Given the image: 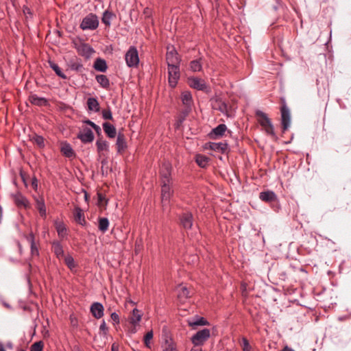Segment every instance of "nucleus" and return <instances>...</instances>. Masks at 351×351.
<instances>
[{"instance_id": "f257e3e1", "label": "nucleus", "mask_w": 351, "mask_h": 351, "mask_svg": "<svg viewBox=\"0 0 351 351\" xmlns=\"http://www.w3.org/2000/svg\"><path fill=\"white\" fill-rule=\"evenodd\" d=\"M256 117L257 118L258 122L263 127L265 132L271 136H275V132L274 130V126L271 122V120L268 118L267 114L261 111L257 110L256 112Z\"/></svg>"}, {"instance_id": "f03ea898", "label": "nucleus", "mask_w": 351, "mask_h": 351, "mask_svg": "<svg viewBox=\"0 0 351 351\" xmlns=\"http://www.w3.org/2000/svg\"><path fill=\"white\" fill-rule=\"evenodd\" d=\"M99 25L98 17L93 14H89L85 18L83 19L80 27L83 30L86 29H95Z\"/></svg>"}, {"instance_id": "7ed1b4c3", "label": "nucleus", "mask_w": 351, "mask_h": 351, "mask_svg": "<svg viewBox=\"0 0 351 351\" xmlns=\"http://www.w3.org/2000/svg\"><path fill=\"white\" fill-rule=\"evenodd\" d=\"M126 64L130 67H135L139 62L137 49L134 47H130L125 56Z\"/></svg>"}, {"instance_id": "20e7f679", "label": "nucleus", "mask_w": 351, "mask_h": 351, "mask_svg": "<svg viewBox=\"0 0 351 351\" xmlns=\"http://www.w3.org/2000/svg\"><path fill=\"white\" fill-rule=\"evenodd\" d=\"M180 77V66H168V82L171 88L176 86Z\"/></svg>"}, {"instance_id": "39448f33", "label": "nucleus", "mask_w": 351, "mask_h": 351, "mask_svg": "<svg viewBox=\"0 0 351 351\" xmlns=\"http://www.w3.org/2000/svg\"><path fill=\"white\" fill-rule=\"evenodd\" d=\"M210 336V330L207 328H204L194 335L191 338V341L195 346H201L208 339Z\"/></svg>"}, {"instance_id": "423d86ee", "label": "nucleus", "mask_w": 351, "mask_h": 351, "mask_svg": "<svg viewBox=\"0 0 351 351\" xmlns=\"http://www.w3.org/2000/svg\"><path fill=\"white\" fill-rule=\"evenodd\" d=\"M166 60L167 66H180V57L173 47L167 48Z\"/></svg>"}, {"instance_id": "0eeeda50", "label": "nucleus", "mask_w": 351, "mask_h": 351, "mask_svg": "<svg viewBox=\"0 0 351 351\" xmlns=\"http://www.w3.org/2000/svg\"><path fill=\"white\" fill-rule=\"evenodd\" d=\"M281 119L283 130H287L291 124V114L288 107L284 104L280 109Z\"/></svg>"}, {"instance_id": "6e6552de", "label": "nucleus", "mask_w": 351, "mask_h": 351, "mask_svg": "<svg viewBox=\"0 0 351 351\" xmlns=\"http://www.w3.org/2000/svg\"><path fill=\"white\" fill-rule=\"evenodd\" d=\"M172 193L171 182H162L161 197L163 206L169 202Z\"/></svg>"}, {"instance_id": "1a4fd4ad", "label": "nucleus", "mask_w": 351, "mask_h": 351, "mask_svg": "<svg viewBox=\"0 0 351 351\" xmlns=\"http://www.w3.org/2000/svg\"><path fill=\"white\" fill-rule=\"evenodd\" d=\"M188 84L190 87L199 90H204L206 88V84L204 80L198 77H189Z\"/></svg>"}, {"instance_id": "9d476101", "label": "nucleus", "mask_w": 351, "mask_h": 351, "mask_svg": "<svg viewBox=\"0 0 351 351\" xmlns=\"http://www.w3.org/2000/svg\"><path fill=\"white\" fill-rule=\"evenodd\" d=\"M77 137L84 143H91L94 140V134L88 128H83L78 134Z\"/></svg>"}, {"instance_id": "9b49d317", "label": "nucleus", "mask_w": 351, "mask_h": 351, "mask_svg": "<svg viewBox=\"0 0 351 351\" xmlns=\"http://www.w3.org/2000/svg\"><path fill=\"white\" fill-rule=\"evenodd\" d=\"M180 224L185 229L191 228L193 223V217L191 213L186 212L180 216Z\"/></svg>"}, {"instance_id": "f8f14e48", "label": "nucleus", "mask_w": 351, "mask_h": 351, "mask_svg": "<svg viewBox=\"0 0 351 351\" xmlns=\"http://www.w3.org/2000/svg\"><path fill=\"white\" fill-rule=\"evenodd\" d=\"M171 165L169 163L162 165L160 169V176L162 182H171Z\"/></svg>"}, {"instance_id": "ddd939ff", "label": "nucleus", "mask_w": 351, "mask_h": 351, "mask_svg": "<svg viewBox=\"0 0 351 351\" xmlns=\"http://www.w3.org/2000/svg\"><path fill=\"white\" fill-rule=\"evenodd\" d=\"M104 308L99 302H94L90 306V312L96 319H99L104 315Z\"/></svg>"}, {"instance_id": "4468645a", "label": "nucleus", "mask_w": 351, "mask_h": 351, "mask_svg": "<svg viewBox=\"0 0 351 351\" xmlns=\"http://www.w3.org/2000/svg\"><path fill=\"white\" fill-rule=\"evenodd\" d=\"M259 198L265 202L272 203L276 201L277 197L276 194L271 191H265L260 193Z\"/></svg>"}, {"instance_id": "2eb2a0df", "label": "nucleus", "mask_w": 351, "mask_h": 351, "mask_svg": "<svg viewBox=\"0 0 351 351\" xmlns=\"http://www.w3.org/2000/svg\"><path fill=\"white\" fill-rule=\"evenodd\" d=\"M116 145L119 153L123 152L126 149V138L123 133L119 132L118 134Z\"/></svg>"}, {"instance_id": "dca6fc26", "label": "nucleus", "mask_w": 351, "mask_h": 351, "mask_svg": "<svg viewBox=\"0 0 351 351\" xmlns=\"http://www.w3.org/2000/svg\"><path fill=\"white\" fill-rule=\"evenodd\" d=\"M181 99L183 105L185 106V109L191 110L193 105V98L190 92L184 91L182 93Z\"/></svg>"}, {"instance_id": "f3484780", "label": "nucleus", "mask_w": 351, "mask_h": 351, "mask_svg": "<svg viewBox=\"0 0 351 351\" xmlns=\"http://www.w3.org/2000/svg\"><path fill=\"white\" fill-rule=\"evenodd\" d=\"M52 250L58 259H62L65 256L62 246L58 241L53 243Z\"/></svg>"}, {"instance_id": "a211bd4d", "label": "nucleus", "mask_w": 351, "mask_h": 351, "mask_svg": "<svg viewBox=\"0 0 351 351\" xmlns=\"http://www.w3.org/2000/svg\"><path fill=\"white\" fill-rule=\"evenodd\" d=\"M73 216L75 221L80 225H84L86 223L84 215L83 210L77 207L75 208L73 212Z\"/></svg>"}, {"instance_id": "6ab92c4d", "label": "nucleus", "mask_w": 351, "mask_h": 351, "mask_svg": "<svg viewBox=\"0 0 351 351\" xmlns=\"http://www.w3.org/2000/svg\"><path fill=\"white\" fill-rule=\"evenodd\" d=\"M191 291L186 287L180 285L178 287V296L182 300L191 297Z\"/></svg>"}, {"instance_id": "aec40b11", "label": "nucleus", "mask_w": 351, "mask_h": 351, "mask_svg": "<svg viewBox=\"0 0 351 351\" xmlns=\"http://www.w3.org/2000/svg\"><path fill=\"white\" fill-rule=\"evenodd\" d=\"M105 133L109 138H114L117 134L116 128L110 123L106 122L103 124Z\"/></svg>"}, {"instance_id": "412c9836", "label": "nucleus", "mask_w": 351, "mask_h": 351, "mask_svg": "<svg viewBox=\"0 0 351 351\" xmlns=\"http://www.w3.org/2000/svg\"><path fill=\"white\" fill-rule=\"evenodd\" d=\"M162 347V351H178L176 345L171 339L166 338Z\"/></svg>"}, {"instance_id": "4be33fe9", "label": "nucleus", "mask_w": 351, "mask_h": 351, "mask_svg": "<svg viewBox=\"0 0 351 351\" xmlns=\"http://www.w3.org/2000/svg\"><path fill=\"white\" fill-rule=\"evenodd\" d=\"M115 17H116V15L112 12L107 10L103 14V16L101 18V21L106 26H110L111 20H112Z\"/></svg>"}, {"instance_id": "5701e85b", "label": "nucleus", "mask_w": 351, "mask_h": 351, "mask_svg": "<svg viewBox=\"0 0 351 351\" xmlns=\"http://www.w3.org/2000/svg\"><path fill=\"white\" fill-rule=\"evenodd\" d=\"M210 148L214 151L225 153L228 150V144L226 143H212Z\"/></svg>"}, {"instance_id": "b1692460", "label": "nucleus", "mask_w": 351, "mask_h": 351, "mask_svg": "<svg viewBox=\"0 0 351 351\" xmlns=\"http://www.w3.org/2000/svg\"><path fill=\"white\" fill-rule=\"evenodd\" d=\"M129 319L130 322L135 327L141 319V314L140 311L138 309L134 308Z\"/></svg>"}, {"instance_id": "393cba45", "label": "nucleus", "mask_w": 351, "mask_h": 351, "mask_svg": "<svg viewBox=\"0 0 351 351\" xmlns=\"http://www.w3.org/2000/svg\"><path fill=\"white\" fill-rule=\"evenodd\" d=\"M94 69L100 72H105L107 69V64L104 60L101 58H97L95 61Z\"/></svg>"}, {"instance_id": "a878e982", "label": "nucleus", "mask_w": 351, "mask_h": 351, "mask_svg": "<svg viewBox=\"0 0 351 351\" xmlns=\"http://www.w3.org/2000/svg\"><path fill=\"white\" fill-rule=\"evenodd\" d=\"M87 106L89 110L99 112V104L96 98H88L87 100Z\"/></svg>"}, {"instance_id": "bb28decb", "label": "nucleus", "mask_w": 351, "mask_h": 351, "mask_svg": "<svg viewBox=\"0 0 351 351\" xmlns=\"http://www.w3.org/2000/svg\"><path fill=\"white\" fill-rule=\"evenodd\" d=\"M61 152L62 153L63 155H64L66 157H68V158H71V157L74 156V155H75L73 149L71 148L70 145L68 143H62V144Z\"/></svg>"}, {"instance_id": "cd10ccee", "label": "nucleus", "mask_w": 351, "mask_h": 351, "mask_svg": "<svg viewBox=\"0 0 351 351\" xmlns=\"http://www.w3.org/2000/svg\"><path fill=\"white\" fill-rule=\"evenodd\" d=\"M227 130L225 124H220L213 130L212 134L215 135V138L222 136Z\"/></svg>"}, {"instance_id": "c85d7f7f", "label": "nucleus", "mask_w": 351, "mask_h": 351, "mask_svg": "<svg viewBox=\"0 0 351 351\" xmlns=\"http://www.w3.org/2000/svg\"><path fill=\"white\" fill-rule=\"evenodd\" d=\"M36 208L38 210L40 215L42 217H45L46 216V208L45 205V202L43 198L36 199Z\"/></svg>"}, {"instance_id": "c756f323", "label": "nucleus", "mask_w": 351, "mask_h": 351, "mask_svg": "<svg viewBox=\"0 0 351 351\" xmlns=\"http://www.w3.org/2000/svg\"><path fill=\"white\" fill-rule=\"evenodd\" d=\"M28 240L30 242L31 245V254L32 256H38L39 254L38 249L36 246V244L34 241V237L32 234H30Z\"/></svg>"}, {"instance_id": "7c9ffc66", "label": "nucleus", "mask_w": 351, "mask_h": 351, "mask_svg": "<svg viewBox=\"0 0 351 351\" xmlns=\"http://www.w3.org/2000/svg\"><path fill=\"white\" fill-rule=\"evenodd\" d=\"M55 225L58 236L60 238H64L66 235V229L64 225L62 223L58 221H56Z\"/></svg>"}, {"instance_id": "2f4dec72", "label": "nucleus", "mask_w": 351, "mask_h": 351, "mask_svg": "<svg viewBox=\"0 0 351 351\" xmlns=\"http://www.w3.org/2000/svg\"><path fill=\"white\" fill-rule=\"evenodd\" d=\"M109 221L107 218L101 217L99 219V229L102 232H105L108 229Z\"/></svg>"}, {"instance_id": "473e14b6", "label": "nucleus", "mask_w": 351, "mask_h": 351, "mask_svg": "<svg viewBox=\"0 0 351 351\" xmlns=\"http://www.w3.org/2000/svg\"><path fill=\"white\" fill-rule=\"evenodd\" d=\"M96 145L97 148L98 152H101L104 151H107L108 149V143L107 141L99 138L96 142Z\"/></svg>"}, {"instance_id": "72a5a7b5", "label": "nucleus", "mask_w": 351, "mask_h": 351, "mask_svg": "<svg viewBox=\"0 0 351 351\" xmlns=\"http://www.w3.org/2000/svg\"><path fill=\"white\" fill-rule=\"evenodd\" d=\"M97 82L103 87L108 88L110 85L108 77L104 75H97L96 76Z\"/></svg>"}, {"instance_id": "f704fd0d", "label": "nucleus", "mask_w": 351, "mask_h": 351, "mask_svg": "<svg viewBox=\"0 0 351 351\" xmlns=\"http://www.w3.org/2000/svg\"><path fill=\"white\" fill-rule=\"evenodd\" d=\"M195 161L199 167H205L208 165L209 159L204 155L199 154L196 156Z\"/></svg>"}, {"instance_id": "c9c22d12", "label": "nucleus", "mask_w": 351, "mask_h": 351, "mask_svg": "<svg viewBox=\"0 0 351 351\" xmlns=\"http://www.w3.org/2000/svg\"><path fill=\"white\" fill-rule=\"evenodd\" d=\"M30 101L32 104L37 106H45L47 104V101L41 97H38L36 95H32L30 97Z\"/></svg>"}, {"instance_id": "e433bc0d", "label": "nucleus", "mask_w": 351, "mask_h": 351, "mask_svg": "<svg viewBox=\"0 0 351 351\" xmlns=\"http://www.w3.org/2000/svg\"><path fill=\"white\" fill-rule=\"evenodd\" d=\"M62 259H64V263L71 271L76 267L74 259L71 255H66Z\"/></svg>"}, {"instance_id": "4c0bfd02", "label": "nucleus", "mask_w": 351, "mask_h": 351, "mask_svg": "<svg viewBox=\"0 0 351 351\" xmlns=\"http://www.w3.org/2000/svg\"><path fill=\"white\" fill-rule=\"evenodd\" d=\"M189 325L193 328L197 326H204L207 324L206 320H205L203 317L197 318L194 320L189 321Z\"/></svg>"}, {"instance_id": "58836bf2", "label": "nucleus", "mask_w": 351, "mask_h": 351, "mask_svg": "<svg viewBox=\"0 0 351 351\" xmlns=\"http://www.w3.org/2000/svg\"><path fill=\"white\" fill-rule=\"evenodd\" d=\"M51 68L55 71V73L61 78L66 79V76L62 72L60 67L55 63L50 62H49Z\"/></svg>"}, {"instance_id": "ea45409f", "label": "nucleus", "mask_w": 351, "mask_h": 351, "mask_svg": "<svg viewBox=\"0 0 351 351\" xmlns=\"http://www.w3.org/2000/svg\"><path fill=\"white\" fill-rule=\"evenodd\" d=\"M191 69L194 71H199L202 69V64L200 63V60H193L190 63Z\"/></svg>"}, {"instance_id": "a19ab883", "label": "nucleus", "mask_w": 351, "mask_h": 351, "mask_svg": "<svg viewBox=\"0 0 351 351\" xmlns=\"http://www.w3.org/2000/svg\"><path fill=\"white\" fill-rule=\"evenodd\" d=\"M15 202L18 206H23L25 208L27 207L29 204L27 199L25 197L21 195L16 197Z\"/></svg>"}, {"instance_id": "79ce46f5", "label": "nucleus", "mask_w": 351, "mask_h": 351, "mask_svg": "<svg viewBox=\"0 0 351 351\" xmlns=\"http://www.w3.org/2000/svg\"><path fill=\"white\" fill-rule=\"evenodd\" d=\"M43 346V342L41 341L35 342L31 346L30 351H42Z\"/></svg>"}, {"instance_id": "37998d69", "label": "nucleus", "mask_w": 351, "mask_h": 351, "mask_svg": "<svg viewBox=\"0 0 351 351\" xmlns=\"http://www.w3.org/2000/svg\"><path fill=\"white\" fill-rule=\"evenodd\" d=\"M153 338V332L152 330L149 331L146 333L144 337V343L147 348H150V341Z\"/></svg>"}, {"instance_id": "c03bdc74", "label": "nucleus", "mask_w": 351, "mask_h": 351, "mask_svg": "<svg viewBox=\"0 0 351 351\" xmlns=\"http://www.w3.org/2000/svg\"><path fill=\"white\" fill-rule=\"evenodd\" d=\"M33 141L40 147H43L45 145L44 138L40 136H36Z\"/></svg>"}, {"instance_id": "a18cd8bd", "label": "nucleus", "mask_w": 351, "mask_h": 351, "mask_svg": "<svg viewBox=\"0 0 351 351\" xmlns=\"http://www.w3.org/2000/svg\"><path fill=\"white\" fill-rule=\"evenodd\" d=\"M241 346L243 351H250L251 346H250L247 339L245 337L242 339Z\"/></svg>"}, {"instance_id": "49530a36", "label": "nucleus", "mask_w": 351, "mask_h": 351, "mask_svg": "<svg viewBox=\"0 0 351 351\" xmlns=\"http://www.w3.org/2000/svg\"><path fill=\"white\" fill-rule=\"evenodd\" d=\"M190 111H191L190 109H184L182 112L181 114L180 115L179 119H178L179 124H181L184 121V120L185 119L186 116L189 114Z\"/></svg>"}, {"instance_id": "de8ad7c7", "label": "nucleus", "mask_w": 351, "mask_h": 351, "mask_svg": "<svg viewBox=\"0 0 351 351\" xmlns=\"http://www.w3.org/2000/svg\"><path fill=\"white\" fill-rule=\"evenodd\" d=\"M102 116L104 119H109V120L112 119V115L111 111L109 109L104 110L102 112Z\"/></svg>"}, {"instance_id": "09e8293b", "label": "nucleus", "mask_w": 351, "mask_h": 351, "mask_svg": "<svg viewBox=\"0 0 351 351\" xmlns=\"http://www.w3.org/2000/svg\"><path fill=\"white\" fill-rule=\"evenodd\" d=\"M82 49L84 53L87 54H90L93 52V49L88 45H83L82 46Z\"/></svg>"}, {"instance_id": "8fccbe9b", "label": "nucleus", "mask_w": 351, "mask_h": 351, "mask_svg": "<svg viewBox=\"0 0 351 351\" xmlns=\"http://www.w3.org/2000/svg\"><path fill=\"white\" fill-rule=\"evenodd\" d=\"M111 319L116 323L119 322V315L116 313H112L110 315Z\"/></svg>"}, {"instance_id": "3c124183", "label": "nucleus", "mask_w": 351, "mask_h": 351, "mask_svg": "<svg viewBox=\"0 0 351 351\" xmlns=\"http://www.w3.org/2000/svg\"><path fill=\"white\" fill-rule=\"evenodd\" d=\"M99 329H100V330H103V331H105L107 330V326H106L105 321L103 320L101 324L100 325Z\"/></svg>"}, {"instance_id": "603ef678", "label": "nucleus", "mask_w": 351, "mask_h": 351, "mask_svg": "<svg viewBox=\"0 0 351 351\" xmlns=\"http://www.w3.org/2000/svg\"><path fill=\"white\" fill-rule=\"evenodd\" d=\"M93 129L95 130V132H96L98 134H100V132H101V130L100 127H99V126H98L97 125H95V126H93Z\"/></svg>"}, {"instance_id": "864d4df0", "label": "nucleus", "mask_w": 351, "mask_h": 351, "mask_svg": "<svg viewBox=\"0 0 351 351\" xmlns=\"http://www.w3.org/2000/svg\"><path fill=\"white\" fill-rule=\"evenodd\" d=\"M112 351H118L119 347L116 343H113L111 348Z\"/></svg>"}, {"instance_id": "5fc2aeb1", "label": "nucleus", "mask_w": 351, "mask_h": 351, "mask_svg": "<svg viewBox=\"0 0 351 351\" xmlns=\"http://www.w3.org/2000/svg\"><path fill=\"white\" fill-rule=\"evenodd\" d=\"M86 124L90 125L93 128V126H95L96 124L94 123L93 121H90V120H86L84 121Z\"/></svg>"}, {"instance_id": "6e6d98bb", "label": "nucleus", "mask_w": 351, "mask_h": 351, "mask_svg": "<svg viewBox=\"0 0 351 351\" xmlns=\"http://www.w3.org/2000/svg\"><path fill=\"white\" fill-rule=\"evenodd\" d=\"M32 186L34 188V189H36L37 188V180L36 179H34L32 180Z\"/></svg>"}, {"instance_id": "4d7b16f0", "label": "nucleus", "mask_w": 351, "mask_h": 351, "mask_svg": "<svg viewBox=\"0 0 351 351\" xmlns=\"http://www.w3.org/2000/svg\"><path fill=\"white\" fill-rule=\"evenodd\" d=\"M282 351H295V350H293L289 346H285V348H283V350Z\"/></svg>"}, {"instance_id": "13d9d810", "label": "nucleus", "mask_w": 351, "mask_h": 351, "mask_svg": "<svg viewBox=\"0 0 351 351\" xmlns=\"http://www.w3.org/2000/svg\"><path fill=\"white\" fill-rule=\"evenodd\" d=\"M0 351H5L3 346L0 343Z\"/></svg>"}, {"instance_id": "bf43d9fd", "label": "nucleus", "mask_w": 351, "mask_h": 351, "mask_svg": "<svg viewBox=\"0 0 351 351\" xmlns=\"http://www.w3.org/2000/svg\"><path fill=\"white\" fill-rule=\"evenodd\" d=\"M191 351H202L200 348H192Z\"/></svg>"}]
</instances>
